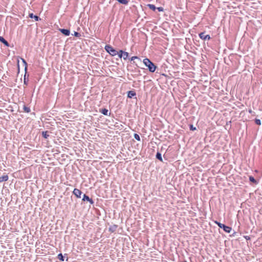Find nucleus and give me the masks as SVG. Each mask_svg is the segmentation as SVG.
Returning <instances> with one entry per match:
<instances>
[{
    "mask_svg": "<svg viewBox=\"0 0 262 262\" xmlns=\"http://www.w3.org/2000/svg\"><path fill=\"white\" fill-rule=\"evenodd\" d=\"M143 62L150 72L154 73L156 71L157 67L149 59L145 58L143 59Z\"/></svg>",
    "mask_w": 262,
    "mask_h": 262,
    "instance_id": "obj_1",
    "label": "nucleus"
},
{
    "mask_svg": "<svg viewBox=\"0 0 262 262\" xmlns=\"http://www.w3.org/2000/svg\"><path fill=\"white\" fill-rule=\"evenodd\" d=\"M214 223L215 224H216L220 228L223 229L225 232L228 233L231 232L232 230V228L231 227L226 226V225L222 224L217 221H214Z\"/></svg>",
    "mask_w": 262,
    "mask_h": 262,
    "instance_id": "obj_2",
    "label": "nucleus"
},
{
    "mask_svg": "<svg viewBox=\"0 0 262 262\" xmlns=\"http://www.w3.org/2000/svg\"><path fill=\"white\" fill-rule=\"evenodd\" d=\"M104 49L112 56H114L118 54V51L110 45H105Z\"/></svg>",
    "mask_w": 262,
    "mask_h": 262,
    "instance_id": "obj_3",
    "label": "nucleus"
},
{
    "mask_svg": "<svg viewBox=\"0 0 262 262\" xmlns=\"http://www.w3.org/2000/svg\"><path fill=\"white\" fill-rule=\"evenodd\" d=\"M199 36L201 39L204 40H209L211 39V37L209 35L205 34V32H201L200 33H199Z\"/></svg>",
    "mask_w": 262,
    "mask_h": 262,
    "instance_id": "obj_4",
    "label": "nucleus"
},
{
    "mask_svg": "<svg viewBox=\"0 0 262 262\" xmlns=\"http://www.w3.org/2000/svg\"><path fill=\"white\" fill-rule=\"evenodd\" d=\"M82 200L83 201H88L89 202L91 205H93L94 203V201L92 199L90 198L88 195H87L85 194H84L83 195V198Z\"/></svg>",
    "mask_w": 262,
    "mask_h": 262,
    "instance_id": "obj_5",
    "label": "nucleus"
},
{
    "mask_svg": "<svg viewBox=\"0 0 262 262\" xmlns=\"http://www.w3.org/2000/svg\"><path fill=\"white\" fill-rule=\"evenodd\" d=\"M64 35L68 36L70 34V30L68 29H59L58 30Z\"/></svg>",
    "mask_w": 262,
    "mask_h": 262,
    "instance_id": "obj_6",
    "label": "nucleus"
},
{
    "mask_svg": "<svg viewBox=\"0 0 262 262\" xmlns=\"http://www.w3.org/2000/svg\"><path fill=\"white\" fill-rule=\"evenodd\" d=\"M73 193L78 198H81V193H82V191L77 189V188H74L73 191Z\"/></svg>",
    "mask_w": 262,
    "mask_h": 262,
    "instance_id": "obj_7",
    "label": "nucleus"
},
{
    "mask_svg": "<svg viewBox=\"0 0 262 262\" xmlns=\"http://www.w3.org/2000/svg\"><path fill=\"white\" fill-rule=\"evenodd\" d=\"M29 17L31 18H34L35 21H39L41 19L38 16L34 15L32 13L29 14Z\"/></svg>",
    "mask_w": 262,
    "mask_h": 262,
    "instance_id": "obj_8",
    "label": "nucleus"
},
{
    "mask_svg": "<svg viewBox=\"0 0 262 262\" xmlns=\"http://www.w3.org/2000/svg\"><path fill=\"white\" fill-rule=\"evenodd\" d=\"M136 95V93L135 91H129L127 92V97L132 98Z\"/></svg>",
    "mask_w": 262,
    "mask_h": 262,
    "instance_id": "obj_9",
    "label": "nucleus"
},
{
    "mask_svg": "<svg viewBox=\"0 0 262 262\" xmlns=\"http://www.w3.org/2000/svg\"><path fill=\"white\" fill-rule=\"evenodd\" d=\"M0 41L3 43L5 46L9 47L10 45L9 42L2 36H0Z\"/></svg>",
    "mask_w": 262,
    "mask_h": 262,
    "instance_id": "obj_10",
    "label": "nucleus"
},
{
    "mask_svg": "<svg viewBox=\"0 0 262 262\" xmlns=\"http://www.w3.org/2000/svg\"><path fill=\"white\" fill-rule=\"evenodd\" d=\"M8 176L7 174L0 177V183L7 181L8 180Z\"/></svg>",
    "mask_w": 262,
    "mask_h": 262,
    "instance_id": "obj_11",
    "label": "nucleus"
},
{
    "mask_svg": "<svg viewBox=\"0 0 262 262\" xmlns=\"http://www.w3.org/2000/svg\"><path fill=\"white\" fill-rule=\"evenodd\" d=\"M117 227L118 226L117 225H112L109 227L108 230L111 232H114L116 230Z\"/></svg>",
    "mask_w": 262,
    "mask_h": 262,
    "instance_id": "obj_12",
    "label": "nucleus"
},
{
    "mask_svg": "<svg viewBox=\"0 0 262 262\" xmlns=\"http://www.w3.org/2000/svg\"><path fill=\"white\" fill-rule=\"evenodd\" d=\"M99 112L105 116H108V111L105 108H101L99 110Z\"/></svg>",
    "mask_w": 262,
    "mask_h": 262,
    "instance_id": "obj_13",
    "label": "nucleus"
},
{
    "mask_svg": "<svg viewBox=\"0 0 262 262\" xmlns=\"http://www.w3.org/2000/svg\"><path fill=\"white\" fill-rule=\"evenodd\" d=\"M135 59H138V60H139L140 61H141V59H140L139 57H138V56H133V57H132L130 58V60H131V61H133V64H135L136 66H137V63H136V62H135V61H134V60H135Z\"/></svg>",
    "mask_w": 262,
    "mask_h": 262,
    "instance_id": "obj_14",
    "label": "nucleus"
},
{
    "mask_svg": "<svg viewBox=\"0 0 262 262\" xmlns=\"http://www.w3.org/2000/svg\"><path fill=\"white\" fill-rule=\"evenodd\" d=\"M21 60H22V62L25 66V71L26 72V74L27 72V66L28 64L27 61L23 58H21Z\"/></svg>",
    "mask_w": 262,
    "mask_h": 262,
    "instance_id": "obj_15",
    "label": "nucleus"
},
{
    "mask_svg": "<svg viewBox=\"0 0 262 262\" xmlns=\"http://www.w3.org/2000/svg\"><path fill=\"white\" fill-rule=\"evenodd\" d=\"M156 158L158 160H159L161 162L163 161V159H162V155H161V154L160 152H157V154H156Z\"/></svg>",
    "mask_w": 262,
    "mask_h": 262,
    "instance_id": "obj_16",
    "label": "nucleus"
},
{
    "mask_svg": "<svg viewBox=\"0 0 262 262\" xmlns=\"http://www.w3.org/2000/svg\"><path fill=\"white\" fill-rule=\"evenodd\" d=\"M42 137H43L45 139H47L49 137V135L48 134V131H43L41 133Z\"/></svg>",
    "mask_w": 262,
    "mask_h": 262,
    "instance_id": "obj_17",
    "label": "nucleus"
},
{
    "mask_svg": "<svg viewBox=\"0 0 262 262\" xmlns=\"http://www.w3.org/2000/svg\"><path fill=\"white\" fill-rule=\"evenodd\" d=\"M147 6L150 9L154 11L157 9V7L153 4H148Z\"/></svg>",
    "mask_w": 262,
    "mask_h": 262,
    "instance_id": "obj_18",
    "label": "nucleus"
},
{
    "mask_svg": "<svg viewBox=\"0 0 262 262\" xmlns=\"http://www.w3.org/2000/svg\"><path fill=\"white\" fill-rule=\"evenodd\" d=\"M122 57L124 60H126L129 57V53L128 52L124 51V53L122 55Z\"/></svg>",
    "mask_w": 262,
    "mask_h": 262,
    "instance_id": "obj_19",
    "label": "nucleus"
},
{
    "mask_svg": "<svg viewBox=\"0 0 262 262\" xmlns=\"http://www.w3.org/2000/svg\"><path fill=\"white\" fill-rule=\"evenodd\" d=\"M26 76H27V73L25 74L24 75V85H28V78H26Z\"/></svg>",
    "mask_w": 262,
    "mask_h": 262,
    "instance_id": "obj_20",
    "label": "nucleus"
},
{
    "mask_svg": "<svg viewBox=\"0 0 262 262\" xmlns=\"http://www.w3.org/2000/svg\"><path fill=\"white\" fill-rule=\"evenodd\" d=\"M23 109H24V112H25L26 113H28L31 112V110H30V107L26 106L25 105H24Z\"/></svg>",
    "mask_w": 262,
    "mask_h": 262,
    "instance_id": "obj_21",
    "label": "nucleus"
},
{
    "mask_svg": "<svg viewBox=\"0 0 262 262\" xmlns=\"http://www.w3.org/2000/svg\"><path fill=\"white\" fill-rule=\"evenodd\" d=\"M58 258L61 261H64V256L61 253H60L57 255Z\"/></svg>",
    "mask_w": 262,
    "mask_h": 262,
    "instance_id": "obj_22",
    "label": "nucleus"
},
{
    "mask_svg": "<svg viewBox=\"0 0 262 262\" xmlns=\"http://www.w3.org/2000/svg\"><path fill=\"white\" fill-rule=\"evenodd\" d=\"M124 53V51L122 50H120L118 52V54L117 55H118V57L120 58H122V55Z\"/></svg>",
    "mask_w": 262,
    "mask_h": 262,
    "instance_id": "obj_23",
    "label": "nucleus"
},
{
    "mask_svg": "<svg viewBox=\"0 0 262 262\" xmlns=\"http://www.w3.org/2000/svg\"><path fill=\"white\" fill-rule=\"evenodd\" d=\"M249 180L251 182L256 184L257 183V182L255 180V179L252 176L249 177Z\"/></svg>",
    "mask_w": 262,
    "mask_h": 262,
    "instance_id": "obj_24",
    "label": "nucleus"
},
{
    "mask_svg": "<svg viewBox=\"0 0 262 262\" xmlns=\"http://www.w3.org/2000/svg\"><path fill=\"white\" fill-rule=\"evenodd\" d=\"M134 137L137 140L140 141V137L138 134H137L136 133L134 134Z\"/></svg>",
    "mask_w": 262,
    "mask_h": 262,
    "instance_id": "obj_25",
    "label": "nucleus"
},
{
    "mask_svg": "<svg viewBox=\"0 0 262 262\" xmlns=\"http://www.w3.org/2000/svg\"><path fill=\"white\" fill-rule=\"evenodd\" d=\"M189 129L190 130H192V131L195 130L196 129V127L193 126V125L192 124H190L189 125Z\"/></svg>",
    "mask_w": 262,
    "mask_h": 262,
    "instance_id": "obj_26",
    "label": "nucleus"
},
{
    "mask_svg": "<svg viewBox=\"0 0 262 262\" xmlns=\"http://www.w3.org/2000/svg\"><path fill=\"white\" fill-rule=\"evenodd\" d=\"M73 35L77 37H79L81 36V34L79 32L76 31L74 32Z\"/></svg>",
    "mask_w": 262,
    "mask_h": 262,
    "instance_id": "obj_27",
    "label": "nucleus"
},
{
    "mask_svg": "<svg viewBox=\"0 0 262 262\" xmlns=\"http://www.w3.org/2000/svg\"><path fill=\"white\" fill-rule=\"evenodd\" d=\"M157 9L159 12H163L164 11V8L163 7H157Z\"/></svg>",
    "mask_w": 262,
    "mask_h": 262,
    "instance_id": "obj_28",
    "label": "nucleus"
},
{
    "mask_svg": "<svg viewBox=\"0 0 262 262\" xmlns=\"http://www.w3.org/2000/svg\"><path fill=\"white\" fill-rule=\"evenodd\" d=\"M255 123L257 124V125H260L261 124V121L259 119H256L255 120Z\"/></svg>",
    "mask_w": 262,
    "mask_h": 262,
    "instance_id": "obj_29",
    "label": "nucleus"
},
{
    "mask_svg": "<svg viewBox=\"0 0 262 262\" xmlns=\"http://www.w3.org/2000/svg\"><path fill=\"white\" fill-rule=\"evenodd\" d=\"M17 69H18V73L19 72V60L17 61Z\"/></svg>",
    "mask_w": 262,
    "mask_h": 262,
    "instance_id": "obj_30",
    "label": "nucleus"
},
{
    "mask_svg": "<svg viewBox=\"0 0 262 262\" xmlns=\"http://www.w3.org/2000/svg\"><path fill=\"white\" fill-rule=\"evenodd\" d=\"M250 239V238H249V237H248V238L247 237L246 240H248V239Z\"/></svg>",
    "mask_w": 262,
    "mask_h": 262,
    "instance_id": "obj_31",
    "label": "nucleus"
}]
</instances>
